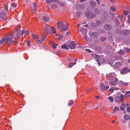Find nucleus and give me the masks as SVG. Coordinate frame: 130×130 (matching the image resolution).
<instances>
[{"label":"nucleus","instance_id":"obj_64","mask_svg":"<svg viewBox=\"0 0 130 130\" xmlns=\"http://www.w3.org/2000/svg\"><path fill=\"white\" fill-rule=\"evenodd\" d=\"M96 98L97 99H99V96H96Z\"/></svg>","mask_w":130,"mask_h":130},{"label":"nucleus","instance_id":"obj_56","mask_svg":"<svg viewBox=\"0 0 130 130\" xmlns=\"http://www.w3.org/2000/svg\"><path fill=\"white\" fill-rule=\"evenodd\" d=\"M127 110L129 112L130 110V107H126Z\"/></svg>","mask_w":130,"mask_h":130},{"label":"nucleus","instance_id":"obj_36","mask_svg":"<svg viewBox=\"0 0 130 130\" xmlns=\"http://www.w3.org/2000/svg\"><path fill=\"white\" fill-rule=\"evenodd\" d=\"M76 63V62H75L73 63L70 62L69 63V66L70 67H72Z\"/></svg>","mask_w":130,"mask_h":130},{"label":"nucleus","instance_id":"obj_8","mask_svg":"<svg viewBox=\"0 0 130 130\" xmlns=\"http://www.w3.org/2000/svg\"><path fill=\"white\" fill-rule=\"evenodd\" d=\"M130 72V69H128L127 68H125L123 69L121 71V73L122 74H125L128 72Z\"/></svg>","mask_w":130,"mask_h":130},{"label":"nucleus","instance_id":"obj_49","mask_svg":"<svg viewBox=\"0 0 130 130\" xmlns=\"http://www.w3.org/2000/svg\"><path fill=\"white\" fill-rule=\"evenodd\" d=\"M105 39L106 38L104 37H102L101 38V40L102 41H104L105 40Z\"/></svg>","mask_w":130,"mask_h":130},{"label":"nucleus","instance_id":"obj_2","mask_svg":"<svg viewBox=\"0 0 130 130\" xmlns=\"http://www.w3.org/2000/svg\"><path fill=\"white\" fill-rule=\"evenodd\" d=\"M57 25L60 31H67L69 27L65 22H58Z\"/></svg>","mask_w":130,"mask_h":130},{"label":"nucleus","instance_id":"obj_57","mask_svg":"<svg viewBox=\"0 0 130 130\" xmlns=\"http://www.w3.org/2000/svg\"><path fill=\"white\" fill-rule=\"evenodd\" d=\"M109 88V86H106V87H105V90H106L108 89Z\"/></svg>","mask_w":130,"mask_h":130},{"label":"nucleus","instance_id":"obj_38","mask_svg":"<svg viewBox=\"0 0 130 130\" xmlns=\"http://www.w3.org/2000/svg\"><path fill=\"white\" fill-rule=\"evenodd\" d=\"M63 38V36L62 35L59 36L58 38V40H61Z\"/></svg>","mask_w":130,"mask_h":130},{"label":"nucleus","instance_id":"obj_3","mask_svg":"<svg viewBox=\"0 0 130 130\" xmlns=\"http://www.w3.org/2000/svg\"><path fill=\"white\" fill-rule=\"evenodd\" d=\"M116 75L115 73H111L106 75V77L107 80H111L115 77Z\"/></svg>","mask_w":130,"mask_h":130},{"label":"nucleus","instance_id":"obj_31","mask_svg":"<svg viewBox=\"0 0 130 130\" xmlns=\"http://www.w3.org/2000/svg\"><path fill=\"white\" fill-rule=\"evenodd\" d=\"M56 2H57L58 4L60 6L62 7H64V4L62 2H58L57 1Z\"/></svg>","mask_w":130,"mask_h":130},{"label":"nucleus","instance_id":"obj_37","mask_svg":"<svg viewBox=\"0 0 130 130\" xmlns=\"http://www.w3.org/2000/svg\"><path fill=\"white\" fill-rule=\"evenodd\" d=\"M61 47L63 49H65L68 50V48L67 47V46L65 45H62Z\"/></svg>","mask_w":130,"mask_h":130},{"label":"nucleus","instance_id":"obj_41","mask_svg":"<svg viewBox=\"0 0 130 130\" xmlns=\"http://www.w3.org/2000/svg\"><path fill=\"white\" fill-rule=\"evenodd\" d=\"M108 99L111 102H112L113 101V98L111 96H110L108 97Z\"/></svg>","mask_w":130,"mask_h":130},{"label":"nucleus","instance_id":"obj_55","mask_svg":"<svg viewBox=\"0 0 130 130\" xmlns=\"http://www.w3.org/2000/svg\"><path fill=\"white\" fill-rule=\"evenodd\" d=\"M92 88H90L89 89H88L87 90V92H89L90 91H92Z\"/></svg>","mask_w":130,"mask_h":130},{"label":"nucleus","instance_id":"obj_60","mask_svg":"<svg viewBox=\"0 0 130 130\" xmlns=\"http://www.w3.org/2000/svg\"><path fill=\"white\" fill-rule=\"evenodd\" d=\"M5 9L7 11L8 10V7H7V6H6L5 7Z\"/></svg>","mask_w":130,"mask_h":130},{"label":"nucleus","instance_id":"obj_58","mask_svg":"<svg viewBox=\"0 0 130 130\" xmlns=\"http://www.w3.org/2000/svg\"><path fill=\"white\" fill-rule=\"evenodd\" d=\"M85 50L87 51L88 52L90 53H91V51L88 49H85Z\"/></svg>","mask_w":130,"mask_h":130},{"label":"nucleus","instance_id":"obj_19","mask_svg":"<svg viewBox=\"0 0 130 130\" xmlns=\"http://www.w3.org/2000/svg\"><path fill=\"white\" fill-rule=\"evenodd\" d=\"M77 7L78 10H82L84 8V6L83 5H77Z\"/></svg>","mask_w":130,"mask_h":130},{"label":"nucleus","instance_id":"obj_39","mask_svg":"<svg viewBox=\"0 0 130 130\" xmlns=\"http://www.w3.org/2000/svg\"><path fill=\"white\" fill-rule=\"evenodd\" d=\"M129 13V12L128 11L124 10V11L123 14L124 15H127Z\"/></svg>","mask_w":130,"mask_h":130},{"label":"nucleus","instance_id":"obj_16","mask_svg":"<svg viewBox=\"0 0 130 130\" xmlns=\"http://www.w3.org/2000/svg\"><path fill=\"white\" fill-rule=\"evenodd\" d=\"M123 118L126 120H127L130 119V116L127 114H125L123 116Z\"/></svg>","mask_w":130,"mask_h":130},{"label":"nucleus","instance_id":"obj_46","mask_svg":"<svg viewBox=\"0 0 130 130\" xmlns=\"http://www.w3.org/2000/svg\"><path fill=\"white\" fill-rule=\"evenodd\" d=\"M95 24L94 23H92L91 24V26L92 27H96V26H95Z\"/></svg>","mask_w":130,"mask_h":130},{"label":"nucleus","instance_id":"obj_27","mask_svg":"<svg viewBox=\"0 0 130 130\" xmlns=\"http://www.w3.org/2000/svg\"><path fill=\"white\" fill-rule=\"evenodd\" d=\"M35 43L36 44H37L38 45H40L42 44V43L41 41L40 40H36V41Z\"/></svg>","mask_w":130,"mask_h":130},{"label":"nucleus","instance_id":"obj_15","mask_svg":"<svg viewBox=\"0 0 130 130\" xmlns=\"http://www.w3.org/2000/svg\"><path fill=\"white\" fill-rule=\"evenodd\" d=\"M47 34H43L41 37L40 40L42 42L47 37Z\"/></svg>","mask_w":130,"mask_h":130},{"label":"nucleus","instance_id":"obj_34","mask_svg":"<svg viewBox=\"0 0 130 130\" xmlns=\"http://www.w3.org/2000/svg\"><path fill=\"white\" fill-rule=\"evenodd\" d=\"M119 53L120 54L123 55L124 53V51L123 50H120L119 51Z\"/></svg>","mask_w":130,"mask_h":130},{"label":"nucleus","instance_id":"obj_25","mask_svg":"<svg viewBox=\"0 0 130 130\" xmlns=\"http://www.w3.org/2000/svg\"><path fill=\"white\" fill-rule=\"evenodd\" d=\"M119 98L120 99L121 102H123L124 101L123 95L122 94H121L120 97H119Z\"/></svg>","mask_w":130,"mask_h":130},{"label":"nucleus","instance_id":"obj_1","mask_svg":"<svg viewBox=\"0 0 130 130\" xmlns=\"http://www.w3.org/2000/svg\"><path fill=\"white\" fill-rule=\"evenodd\" d=\"M14 39L12 35H7L6 37H4L1 40H0V45L8 42L13 43Z\"/></svg>","mask_w":130,"mask_h":130},{"label":"nucleus","instance_id":"obj_12","mask_svg":"<svg viewBox=\"0 0 130 130\" xmlns=\"http://www.w3.org/2000/svg\"><path fill=\"white\" fill-rule=\"evenodd\" d=\"M123 16V15H122V16L118 15V17L117 18V20L116 21V23H118V24H119L121 22L122 19V17Z\"/></svg>","mask_w":130,"mask_h":130},{"label":"nucleus","instance_id":"obj_7","mask_svg":"<svg viewBox=\"0 0 130 130\" xmlns=\"http://www.w3.org/2000/svg\"><path fill=\"white\" fill-rule=\"evenodd\" d=\"M118 78L115 77L114 81L112 82H109V83L113 86H115L118 84Z\"/></svg>","mask_w":130,"mask_h":130},{"label":"nucleus","instance_id":"obj_23","mask_svg":"<svg viewBox=\"0 0 130 130\" xmlns=\"http://www.w3.org/2000/svg\"><path fill=\"white\" fill-rule=\"evenodd\" d=\"M57 1L55 0H46L45 1V2L47 4H49L52 2H57Z\"/></svg>","mask_w":130,"mask_h":130},{"label":"nucleus","instance_id":"obj_50","mask_svg":"<svg viewBox=\"0 0 130 130\" xmlns=\"http://www.w3.org/2000/svg\"><path fill=\"white\" fill-rule=\"evenodd\" d=\"M128 21L130 23V15H128Z\"/></svg>","mask_w":130,"mask_h":130},{"label":"nucleus","instance_id":"obj_59","mask_svg":"<svg viewBox=\"0 0 130 130\" xmlns=\"http://www.w3.org/2000/svg\"><path fill=\"white\" fill-rule=\"evenodd\" d=\"M111 37H112V35L111 34H110V35H109L108 36V38H109V40H111Z\"/></svg>","mask_w":130,"mask_h":130},{"label":"nucleus","instance_id":"obj_35","mask_svg":"<svg viewBox=\"0 0 130 130\" xmlns=\"http://www.w3.org/2000/svg\"><path fill=\"white\" fill-rule=\"evenodd\" d=\"M52 7L53 9H55L57 8V5L55 4H53V5L52 6Z\"/></svg>","mask_w":130,"mask_h":130},{"label":"nucleus","instance_id":"obj_61","mask_svg":"<svg viewBox=\"0 0 130 130\" xmlns=\"http://www.w3.org/2000/svg\"><path fill=\"white\" fill-rule=\"evenodd\" d=\"M115 122V121L113 120L111 121V122L112 123H114Z\"/></svg>","mask_w":130,"mask_h":130},{"label":"nucleus","instance_id":"obj_22","mask_svg":"<svg viewBox=\"0 0 130 130\" xmlns=\"http://www.w3.org/2000/svg\"><path fill=\"white\" fill-rule=\"evenodd\" d=\"M119 83L120 85H122L124 86H127L128 85V84L127 83H125L122 81H120Z\"/></svg>","mask_w":130,"mask_h":130},{"label":"nucleus","instance_id":"obj_44","mask_svg":"<svg viewBox=\"0 0 130 130\" xmlns=\"http://www.w3.org/2000/svg\"><path fill=\"white\" fill-rule=\"evenodd\" d=\"M84 38L85 40L87 41V36L86 34H85L84 35Z\"/></svg>","mask_w":130,"mask_h":130},{"label":"nucleus","instance_id":"obj_9","mask_svg":"<svg viewBox=\"0 0 130 130\" xmlns=\"http://www.w3.org/2000/svg\"><path fill=\"white\" fill-rule=\"evenodd\" d=\"M76 43L74 41H71L70 44V47L71 49L74 50L75 48V46L76 44Z\"/></svg>","mask_w":130,"mask_h":130},{"label":"nucleus","instance_id":"obj_48","mask_svg":"<svg viewBox=\"0 0 130 130\" xmlns=\"http://www.w3.org/2000/svg\"><path fill=\"white\" fill-rule=\"evenodd\" d=\"M96 23L98 25H99L101 24V22L100 21L98 20L96 21Z\"/></svg>","mask_w":130,"mask_h":130},{"label":"nucleus","instance_id":"obj_11","mask_svg":"<svg viewBox=\"0 0 130 130\" xmlns=\"http://www.w3.org/2000/svg\"><path fill=\"white\" fill-rule=\"evenodd\" d=\"M100 88L101 90H100L99 92H103L105 90V86L103 84H101L100 85Z\"/></svg>","mask_w":130,"mask_h":130},{"label":"nucleus","instance_id":"obj_20","mask_svg":"<svg viewBox=\"0 0 130 130\" xmlns=\"http://www.w3.org/2000/svg\"><path fill=\"white\" fill-rule=\"evenodd\" d=\"M80 31L83 34H85L86 32V30L83 27H81L80 29Z\"/></svg>","mask_w":130,"mask_h":130},{"label":"nucleus","instance_id":"obj_63","mask_svg":"<svg viewBox=\"0 0 130 130\" xmlns=\"http://www.w3.org/2000/svg\"><path fill=\"white\" fill-rule=\"evenodd\" d=\"M60 53V51H58L57 52V55H58Z\"/></svg>","mask_w":130,"mask_h":130},{"label":"nucleus","instance_id":"obj_30","mask_svg":"<svg viewBox=\"0 0 130 130\" xmlns=\"http://www.w3.org/2000/svg\"><path fill=\"white\" fill-rule=\"evenodd\" d=\"M125 107V105L124 104H123L120 107V108L122 110H123Z\"/></svg>","mask_w":130,"mask_h":130},{"label":"nucleus","instance_id":"obj_4","mask_svg":"<svg viewBox=\"0 0 130 130\" xmlns=\"http://www.w3.org/2000/svg\"><path fill=\"white\" fill-rule=\"evenodd\" d=\"M85 14L87 17L88 18L92 19L93 18L95 17V15L93 14L91 12H88L87 13H85Z\"/></svg>","mask_w":130,"mask_h":130},{"label":"nucleus","instance_id":"obj_47","mask_svg":"<svg viewBox=\"0 0 130 130\" xmlns=\"http://www.w3.org/2000/svg\"><path fill=\"white\" fill-rule=\"evenodd\" d=\"M125 51L127 52H130V49L128 48H126L125 49Z\"/></svg>","mask_w":130,"mask_h":130},{"label":"nucleus","instance_id":"obj_32","mask_svg":"<svg viewBox=\"0 0 130 130\" xmlns=\"http://www.w3.org/2000/svg\"><path fill=\"white\" fill-rule=\"evenodd\" d=\"M74 102L73 101L70 100L68 103V105L70 106H71L73 104Z\"/></svg>","mask_w":130,"mask_h":130},{"label":"nucleus","instance_id":"obj_17","mask_svg":"<svg viewBox=\"0 0 130 130\" xmlns=\"http://www.w3.org/2000/svg\"><path fill=\"white\" fill-rule=\"evenodd\" d=\"M42 20L44 22H47L49 20V18L47 16H44L42 17Z\"/></svg>","mask_w":130,"mask_h":130},{"label":"nucleus","instance_id":"obj_40","mask_svg":"<svg viewBox=\"0 0 130 130\" xmlns=\"http://www.w3.org/2000/svg\"><path fill=\"white\" fill-rule=\"evenodd\" d=\"M81 14V13L79 12H77L76 13V16L77 18H79L80 16V15Z\"/></svg>","mask_w":130,"mask_h":130},{"label":"nucleus","instance_id":"obj_26","mask_svg":"<svg viewBox=\"0 0 130 130\" xmlns=\"http://www.w3.org/2000/svg\"><path fill=\"white\" fill-rule=\"evenodd\" d=\"M29 32L27 30H26L25 31V30H23L22 31L21 34V35H22V34H24L25 35H27L28 34Z\"/></svg>","mask_w":130,"mask_h":130},{"label":"nucleus","instance_id":"obj_43","mask_svg":"<svg viewBox=\"0 0 130 130\" xmlns=\"http://www.w3.org/2000/svg\"><path fill=\"white\" fill-rule=\"evenodd\" d=\"M124 31H125V32H126V33H124V34L125 35H128V34L129 33V30H124Z\"/></svg>","mask_w":130,"mask_h":130},{"label":"nucleus","instance_id":"obj_62","mask_svg":"<svg viewBox=\"0 0 130 130\" xmlns=\"http://www.w3.org/2000/svg\"><path fill=\"white\" fill-rule=\"evenodd\" d=\"M66 35H69L70 34V33L69 32H66Z\"/></svg>","mask_w":130,"mask_h":130},{"label":"nucleus","instance_id":"obj_33","mask_svg":"<svg viewBox=\"0 0 130 130\" xmlns=\"http://www.w3.org/2000/svg\"><path fill=\"white\" fill-rule=\"evenodd\" d=\"M110 10L112 11H115L116 10L115 7L114 6H111L110 7Z\"/></svg>","mask_w":130,"mask_h":130},{"label":"nucleus","instance_id":"obj_45","mask_svg":"<svg viewBox=\"0 0 130 130\" xmlns=\"http://www.w3.org/2000/svg\"><path fill=\"white\" fill-rule=\"evenodd\" d=\"M119 109V108L118 107H115L114 108V111H114H117V110H118Z\"/></svg>","mask_w":130,"mask_h":130},{"label":"nucleus","instance_id":"obj_21","mask_svg":"<svg viewBox=\"0 0 130 130\" xmlns=\"http://www.w3.org/2000/svg\"><path fill=\"white\" fill-rule=\"evenodd\" d=\"M118 89H119V88H118L114 87L111 88L109 90V91H111L112 92H113L114 91Z\"/></svg>","mask_w":130,"mask_h":130},{"label":"nucleus","instance_id":"obj_18","mask_svg":"<svg viewBox=\"0 0 130 130\" xmlns=\"http://www.w3.org/2000/svg\"><path fill=\"white\" fill-rule=\"evenodd\" d=\"M31 37L34 39H39L38 36L35 34H33L31 35Z\"/></svg>","mask_w":130,"mask_h":130},{"label":"nucleus","instance_id":"obj_54","mask_svg":"<svg viewBox=\"0 0 130 130\" xmlns=\"http://www.w3.org/2000/svg\"><path fill=\"white\" fill-rule=\"evenodd\" d=\"M130 92V91H126L125 92V95H127L129 94Z\"/></svg>","mask_w":130,"mask_h":130},{"label":"nucleus","instance_id":"obj_28","mask_svg":"<svg viewBox=\"0 0 130 130\" xmlns=\"http://www.w3.org/2000/svg\"><path fill=\"white\" fill-rule=\"evenodd\" d=\"M37 5L36 4H34L33 5V7L32 8V10L34 11H36L37 10Z\"/></svg>","mask_w":130,"mask_h":130},{"label":"nucleus","instance_id":"obj_6","mask_svg":"<svg viewBox=\"0 0 130 130\" xmlns=\"http://www.w3.org/2000/svg\"><path fill=\"white\" fill-rule=\"evenodd\" d=\"M0 17L4 20L6 19L7 16L5 11H2L0 12Z\"/></svg>","mask_w":130,"mask_h":130},{"label":"nucleus","instance_id":"obj_51","mask_svg":"<svg viewBox=\"0 0 130 130\" xmlns=\"http://www.w3.org/2000/svg\"><path fill=\"white\" fill-rule=\"evenodd\" d=\"M95 12L96 14L98 13L99 12V10L97 9H95Z\"/></svg>","mask_w":130,"mask_h":130},{"label":"nucleus","instance_id":"obj_53","mask_svg":"<svg viewBox=\"0 0 130 130\" xmlns=\"http://www.w3.org/2000/svg\"><path fill=\"white\" fill-rule=\"evenodd\" d=\"M27 44L28 45V46H30V41L29 40V41H27Z\"/></svg>","mask_w":130,"mask_h":130},{"label":"nucleus","instance_id":"obj_5","mask_svg":"<svg viewBox=\"0 0 130 130\" xmlns=\"http://www.w3.org/2000/svg\"><path fill=\"white\" fill-rule=\"evenodd\" d=\"M50 27L47 24L45 25L44 27V33L46 34H48L50 33Z\"/></svg>","mask_w":130,"mask_h":130},{"label":"nucleus","instance_id":"obj_13","mask_svg":"<svg viewBox=\"0 0 130 130\" xmlns=\"http://www.w3.org/2000/svg\"><path fill=\"white\" fill-rule=\"evenodd\" d=\"M121 63L120 62H116L113 65V68L116 69L118 68L121 65Z\"/></svg>","mask_w":130,"mask_h":130},{"label":"nucleus","instance_id":"obj_52","mask_svg":"<svg viewBox=\"0 0 130 130\" xmlns=\"http://www.w3.org/2000/svg\"><path fill=\"white\" fill-rule=\"evenodd\" d=\"M11 6L13 7H17V5L15 4H12L11 5Z\"/></svg>","mask_w":130,"mask_h":130},{"label":"nucleus","instance_id":"obj_14","mask_svg":"<svg viewBox=\"0 0 130 130\" xmlns=\"http://www.w3.org/2000/svg\"><path fill=\"white\" fill-rule=\"evenodd\" d=\"M104 28L105 29L109 30L111 29L112 28V26L108 24H107L105 25Z\"/></svg>","mask_w":130,"mask_h":130},{"label":"nucleus","instance_id":"obj_29","mask_svg":"<svg viewBox=\"0 0 130 130\" xmlns=\"http://www.w3.org/2000/svg\"><path fill=\"white\" fill-rule=\"evenodd\" d=\"M52 31V33L54 34H55L56 33V32L55 29L54 27L53 26L51 27Z\"/></svg>","mask_w":130,"mask_h":130},{"label":"nucleus","instance_id":"obj_10","mask_svg":"<svg viewBox=\"0 0 130 130\" xmlns=\"http://www.w3.org/2000/svg\"><path fill=\"white\" fill-rule=\"evenodd\" d=\"M89 35L92 38L94 39L97 38L98 36V33L96 32H94L91 34L89 33Z\"/></svg>","mask_w":130,"mask_h":130},{"label":"nucleus","instance_id":"obj_24","mask_svg":"<svg viewBox=\"0 0 130 130\" xmlns=\"http://www.w3.org/2000/svg\"><path fill=\"white\" fill-rule=\"evenodd\" d=\"M90 3L91 6L93 7H94L96 5L95 3L93 1H91L90 2Z\"/></svg>","mask_w":130,"mask_h":130},{"label":"nucleus","instance_id":"obj_42","mask_svg":"<svg viewBox=\"0 0 130 130\" xmlns=\"http://www.w3.org/2000/svg\"><path fill=\"white\" fill-rule=\"evenodd\" d=\"M52 47L53 48H56V45L55 43L52 44Z\"/></svg>","mask_w":130,"mask_h":130}]
</instances>
